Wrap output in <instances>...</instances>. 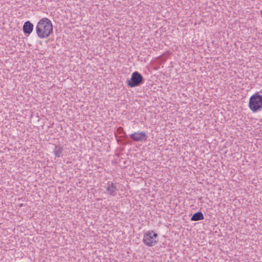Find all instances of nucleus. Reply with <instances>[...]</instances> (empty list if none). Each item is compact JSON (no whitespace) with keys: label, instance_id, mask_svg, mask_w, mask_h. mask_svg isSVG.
Masks as SVG:
<instances>
[{"label":"nucleus","instance_id":"nucleus-1","mask_svg":"<svg viewBox=\"0 0 262 262\" xmlns=\"http://www.w3.org/2000/svg\"><path fill=\"white\" fill-rule=\"evenodd\" d=\"M36 32L40 38H45L49 36L53 32V25L48 18L41 19L36 26Z\"/></svg>","mask_w":262,"mask_h":262},{"label":"nucleus","instance_id":"nucleus-2","mask_svg":"<svg viewBox=\"0 0 262 262\" xmlns=\"http://www.w3.org/2000/svg\"><path fill=\"white\" fill-rule=\"evenodd\" d=\"M249 107L252 112H257L262 109V95L256 92L252 95L249 101Z\"/></svg>","mask_w":262,"mask_h":262},{"label":"nucleus","instance_id":"nucleus-3","mask_svg":"<svg viewBox=\"0 0 262 262\" xmlns=\"http://www.w3.org/2000/svg\"><path fill=\"white\" fill-rule=\"evenodd\" d=\"M157 236V233L152 230H149L144 235L143 242L145 245L152 247L158 243Z\"/></svg>","mask_w":262,"mask_h":262},{"label":"nucleus","instance_id":"nucleus-4","mask_svg":"<svg viewBox=\"0 0 262 262\" xmlns=\"http://www.w3.org/2000/svg\"><path fill=\"white\" fill-rule=\"evenodd\" d=\"M143 78L141 74L138 72H134L133 73L131 78L127 82V84L131 88H134L138 86L142 83Z\"/></svg>","mask_w":262,"mask_h":262},{"label":"nucleus","instance_id":"nucleus-5","mask_svg":"<svg viewBox=\"0 0 262 262\" xmlns=\"http://www.w3.org/2000/svg\"><path fill=\"white\" fill-rule=\"evenodd\" d=\"M105 193L110 196H115L118 191L116 185L112 181H108L104 186Z\"/></svg>","mask_w":262,"mask_h":262},{"label":"nucleus","instance_id":"nucleus-6","mask_svg":"<svg viewBox=\"0 0 262 262\" xmlns=\"http://www.w3.org/2000/svg\"><path fill=\"white\" fill-rule=\"evenodd\" d=\"M130 138L134 141L144 142L147 140V136L145 132H135L130 135Z\"/></svg>","mask_w":262,"mask_h":262},{"label":"nucleus","instance_id":"nucleus-7","mask_svg":"<svg viewBox=\"0 0 262 262\" xmlns=\"http://www.w3.org/2000/svg\"><path fill=\"white\" fill-rule=\"evenodd\" d=\"M34 26L29 21L25 22L23 26V31L25 34H30L33 31Z\"/></svg>","mask_w":262,"mask_h":262},{"label":"nucleus","instance_id":"nucleus-8","mask_svg":"<svg viewBox=\"0 0 262 262\" xmlns=\"http://www.w3.org/2000/svg\"><path fill=\"white\" fill-rule=\"evenodd\" d=\"M63 151V148L61 146L59 145H55L53 153L56 157L59 158L62 157Z\"/></svg>","mask_w":262,"mask_h":262},{"label":"nucleus","instance_id":"nucleus-9","mask_svg":"<svg viewBox=\"0 0 262 262\" xmlns=\"http://www.w3.org/2000/svg\"><path fill=\"white\" fill-rule=\"evenodd\" d=\"M204 219V215L201 212H198L193 214L191 218L193 221H198Z\"/></svg>","mask_w":262,"mask_h":262},{"label":"nucleus","instance_id":"nucleus-10","mask_svg":"<svg viewBox=\"0 0 262 262\" xmlns=\"http://www.w3.org/2000/svg\"><path fill=\"white\" fill-rule=\"evenodd\" d=\"M120 129L122 130V129H123V128L121 127H120L118 128V130H120Z\"/></svg>","mask_w":262,"mask_h":262},{"label":"nucleus","instance_id":"nucleus-11","mask_svg":"<svg viewBox=\"0 0 262 262\" xmlns=\"http://www.w3.org/2000/svg\"><path fill=\"white\" fill-rule=\"evenodd\" d=\"M261 13H262V11H261Z\"/></svg>","mask_w":262,"mask_h":262}]
</instances>
